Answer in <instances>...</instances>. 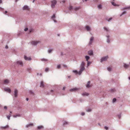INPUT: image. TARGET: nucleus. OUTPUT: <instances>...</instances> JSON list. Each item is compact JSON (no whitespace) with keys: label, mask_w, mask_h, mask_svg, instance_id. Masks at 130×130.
I'll use <instances>...</instances> for the list:
<instances>
[{"label":"nucleus","mask_w":130,"mask_h":130,"mask_svg":"<svg viewBox=\"0 0 130 130\" xmlns=\"http://www.w3.org/2000/svg\"><path fill=\"white\" fill-rule=\"evenodd\" d=\"M42 74H41V73H40V74H39V73H37V75H39L40 76H42Z\"/></svg>","instance_id":"nucleus-56"},{"label":"nucleus","mask_w":130,"mask_h":130,"mask_svg":"<svg viewBox=\"0 0 130 130\" xmlns=\"http://www.w3.org/2000/svg\"><path fill=\"white\" fill-rule=\"evenodd\" d=\"M2 2V0H0V3H1Z\"/></svg>","instance_id":"nucleus-63"},{"label":"nucleus","mask_w":130,"mask_h":130,"mask_svg":"<svg viewBox=\"0 0 130 130\" xmlns=\"http://www.w3.org/2000/svg\"><path fill=\"white\" fill-rule=\"evenodd\" d=\"M85 58L87 61H89L88 60L90 59V57L89 56H85Z\"/></svg>","instance_id":"nucleus-27"},{"label":"nucleus","mask_w":130,"mask_h":130,"mask_svg":"<svg viewBox=\"0 0 130 130\" xmlns=\"http://www.w3.org/2000/svg\"><path fill=\"white\" fill-rule=\"evenodd\" d=\"M68 123V122L66 121H64L63 123V124L64 125H67Z\"/></svg>","instance_id":"nucleus-38"},{"label":"nucleus","mask_w":130,"mask_h":130,"mask_svg":"<svg viewBox=\"0 0 130 130\" xmlns=\"http://www.w3.org/2000/svg\"><path fill=\"white\" fill-rule=\"evenodd\" d=\"M107 70L108 71H110L111 70V68L109 67L107 68Z\"/></svg>","instance_id":"nucleus-48"},{"label":"nucleus","mask_w":130,"mask_h":130,"mask_svg":"<svg viewBox=\"0 0 130 130\" xmlns=\"http://www.w3.org/2000/svg\"><path fill=\"white\" fill-rule=\"evenodd\" d=\"M26 70L29 73H30L32 71V68L30 67H29L27 68Z\"/></svg>","instance_id":"nucleus-21"},{"label":"nucleus","mask_w":130,"mask_h":130,"mask_svg":"<svg viewBox=\"0 0 130 130\" xmlns=\"http://www.w3.org/2000/svg\"><path fill=\"white\" fill-rule=\"evenodd\" d=\"M52 4L51 5V7L53 8H54L55 5L56 4L57 1L56 0H53L51 1Z\"/></svg>","instance_id":"nucleus-3"},{"label":"nucleus","mask_w":130,"mask_h":130,"mask_svg":"<svg viewBox=\"0 0 130 130\" xmlns=\"http://www.w3.org/2000/svg\"><path fill=\"white\" fill-rule=\"evenodd\" d=\"M89 95V94L87 92H85L82 94V95L83 96H88Z\"/></svg>","instance_id":"nucleus-22"},{"label":"nucleus","mask_w":130,"mask_h":130,"mask_svg":"<svg viewBox=\"0 0 130 130\" xmlns=\"http://www.w3.org/2000/svg\"><path fill=\"white\" fill-rule=\"evenodd\" d=\"M104 128H105V129L106 130H107L108 129V127L106 126H105L104 127Z\"/></svg>","instance_id":"nucleus-52"},{"label":"nucleus","mask_w":130,"mask_h":130,"mask_svg":"<svg viewBox=\"0 0 130 130\" xmlns=\"http://www.w3.org/2000/svg\"><path fill=\"white\" fill-rule=\"evenodd\" d=\"M18 90L17 89H15L14 91V95L15 97H17L18 96Z\"/></svg>","instance_id":"nucleus-13"},{"label":"nucleus","mask_w":130,"mask_h":130,"mask_svg":"<svg viewBox=\"0 0 130 130\" xmlns=\"http://www.w3.org/2000/svg\"><path fill=\"white\" fill-rule=\"evenodd\" d=\"M7 12V11H5V12H4L3 13L5 14H6V13Z\"/></svg>","instance_id":"nucleus-55"},{"label":"nucleus","mask_w":130,"mask_h":130,"mask_svg":"<svg viewBox=\"0 0 130 130\" xmlns=\"http://www.w3.org/2000/svg\"><path fill=\"white\" fill-rule=\"evenodd\" d=\"M44 83L43 81H41L40 82V87H44Z\"/></svg>","instance_id":"nucleus-24"},{"label":"nucleus","mask_w":130,"mask_h":130,"mask_svg":"<svg viewBox=\"0 0 130 130\" xmlns=\"http://www.w3.org/2000/svg\"><path fill=\"white\" fill-rule=\"evenodd\" d=\"M79 88H74L70 89V91L71 92H75L76 91L79 90Z\"/></svg>","instance_id":"nucleus-11"},{"label":"nucleus","mask_w":130,"mask_h":130,"mask_svg":"<svg viewBox=\"0 0 130 130\" xmlns=\"http://www.w3.org/2000/svg\"><path fill=\"white\" fill-rule=\"evenodd\" d=\"M9 127V126L8 125H7L5 126H1L0 127V128L2 129H5L8 128Z\"/></svg>","instance_id":"nucleus-19"},{"label":"nucleus","mask_w":130,"mask_h":130,"mask_svg":"<svg viewBox=\"0 0 130 130\" xmlns=\"http://www.w3.org/2000/svg\"><path fill=\"white\" fill-rule=\"evenodd\" d=\"M126 9H127L129 10L130 9V6H127L125 7H123L122 8V10H124Z\"/></svg>","instance_id":"nucleus-23"},{"label":"nucleus","mask_w":130,"mask_h":130,"mask_svg":"<svg viewBox=\"0 0 130 130\" xmlns=\"http://www.w3.org/2000/svg\"><path fill=\"white\" fill-rule=\"evenodd\" d=\"M128 79H129V80H130V77H128Z\"/></svg>","instance_id":"nucleus-64"},{"label":"nucleus","mask_w":130,"mask_h":130,"mask_svg":"<svg viewBox=\"0 0 130 130\" xmlns=\"http://www.w3.org/2000/svg\"><path fill=\"white\" fill-rule=\"evenodd\" d=\"M22 9L23 10H29V7L27 5H25L24 6L22 7Z\"/></svg>","instance_id":"nucleus-8"},{"label":"nucleus","mask_w":130,"mask_h":130,"mask_svg":"<svg viewBox=\"0 0 130 130\" xmlns=\"http://www.w3.org/2000/svg\"><path fill=\"white\" fill-rule=\"evenodd\" d=\"M61 56H62L63 55V53L62 52H61Z\"/></svg>","instance_id":"nucleus-61"},{"label":"nucleus","mask_w":130,"mask_h":130,"mask_svg":"<svg viewBox=\"0 0 130 130\" xmlns=\"http://www.w3.org/2000/svg\"><path fill=\"white\" fill-rule=\"evenodd\" d=\"M55 15L54 14L51 17V19L52 20H53L54 22L57 23V21L55 19Z\"/></svg>","instance_id":"nucleus-15"},{"label":"nucleus","mask_w":130,"mask_h":130,"mask_svg":"<svg viewBox=\"0 0 130 130\" xmlns=\"http://www.w3.org/2000/svg\"><path fill=\"white\" fill-rule=\"evenodd\" d=\"M111 3L114 6H118V5L116 4L115 3H114V2H113L112 1L111 2Z\"/></svg>","instance_id":"nucleus-34"},{"label":"nucleus","mask_w":130,"mask_h":130,"mask_svg":"<svg viewBox=\"0 0 130 130\" xmlns=\"http://www.w3.org/2000/svg\"><path fill=\"white\" fill-rule=\"evenodd\" d=\"M28 28H26L24 29V30L25 31H27L28 30Z\"/></svg>","instance_id":"nucleus-53"},{"label":"nucleus","mask_w":130,"mask_h":130,"mask_svg":"<svg viewBox=\"0 0 130 130\" xmlns=\"http://www.w3.org/2000/svg\"><path fill=\"white\" fill-rule=\"evenodd\" d=\"M81 115L82 116H84L85 115V113L83 112H82L81 113Z\"/></svg>","instance_id":"nucleus-50"},{"label":"nucleus","mask_w":130,"mask_h":130,"mask_svg":"<svg viewBox=\"0 0 130 130\" xmlns=\"http://www.w3.org/2000/svg\"><path fill=\"white\" fill-rule=\"evenodd\" d=\"M85 62L84 61H82L81 62L80 67L79 71L78 72L76 70H73V72L75 73L76 74H78L79 75L81 74L85 70Z\"/></svg>","instance_id":"nucleus-1"},{"label":"nucleus","mask_w":130,"mask_h":130,"mask_svg":"<svg viewBox=\"0 0 130 130\" xmlns=\"http://www.w3.org/2000/svg\"><path fill=\"white\" fill-rule=\"evenodd\" d=\"M110 91L112 92H113L115 91V89H110Z\"/></svg>","instance_id":"nucleus-45"},{"label":"nucleus","mask_w":130,"mask_h":130,"mask_svg":"<svg viewBox=\"0 0 130 130\" xmlns=\"http://www.w3.org/2000/svg\"><path fill=\"white\" fill-rule=\"evenodd\" d=\"M49 69L48 68H46L45 69V71L46 72H47L48 71Z\"/></svg>","instance_id":"nucleus-47"},{"label":"nucleus","mask_w":130,"mask_h":130,"mask_svg":"<svg viewBox=\"0 0 130 130\" xmlns=\"http://www.w3.org/2000/svg\"><path fill=\"white\" fill-rule=\"evenodd\" d=\"M4 108L5 110H7V107L6 106H5L4 107Z\"/></svg>","instance_id":"nucleus-51"},{"label":"nucleus","mask_w":130,"mask_h":130,"mask_svg":"<svg viewBox=\"0 0 130 130\" xmlns=\"http://www.w3.org/2000/svg\"><path fill=\"white\" fill-rule=\"evenodd\" d=\"M79 7H75L74 8H73V9L75 10H78L79 9Z\"/></svg>","instance_id":"nucleus-30"},{"label":"nucleus","mask_w":130,"mask_h":130,"mask_svg":"<svg viewBox=\"0 0 130 130\" xmlns=\"http://www.w3.org/2000/svg\"><path fill=\"white\" fill-rule=\"evenodd\" d=\"M10 81L8 79H5L4 80L3 83L4 84L7 85L9 83Z\"/></svg>","instance_id":"nucleus-12"},{"label":"nucleus","mask_w":130,"mask_h":130,"mask_svg":"<svg viewBox=\"0 0 130 130\" xmlns=\"http://www.w3.org/2000/svg\"><path fill=\"white\" fill-rule=\"evenodd\" d=\"M126 13V11H124L120 15V17H121L122 15L125 14Z\"/></svg>","instance_id":"nucleus-35"},{"label":"nucleus","mask_w":130,"mask_h":130,"mask_svg":"<svg viewBox=\"0 0 130 130\" xmlns=\"http://www.w3.org/2000/svg\"><path fill=\"white\" fill-rule=\"evenodd\" d=\"M21 117V115L19 114L15 115L13 116V117L14 118H16L17 117Z\"/></svg>","instance_id":"nucleus-25"},{"label":"nucleus","mask_w":130,"mask_h":130,"mask_svg":"<svg viewBox=\"0 0 130 130\" xmlns=\"http://www.w3.org/2000/svg\"><path fill=\"white\" fill-rule=\"evenodd\" d=\"M41 42L39 40H35L31 42V44L34 46H36L37 44L40 43Z\"/></svg>","instance_id":"nucleus-2"},{"label":"nucleus","mask_w":130,"mask_h":130,"mask_svg":"<svg viewBox=\"0 0 130 130\" xmlns=\"http://www.w3.org/2000/svg\"><path fill=\"white\" fill-rule=\"evenodd\" d=\"M65 88H66L65 87H63V88L62 89L63 90H65Z\"/></svg>","instance_id":"nucleus-60"},{"label":"nucleus","mask_w":130,"mask_h":130,"mask_svg":"<svg viewBox=\"0 0 130 130\" xmlns=\"http://www.w3.org/2000/svg\"><path fill=\"white\" fill-rule=\"evenodd\" d=\"M26 100L27 101H28V98H26Z\"/></svg>","instance_id":"nucleus-62"},{"label":"nucleus","mask_w":130,"mask_h":130,"mask_svg":"<svg viewBox=\"0 0 130 130\" xmlns=\"http://www.w3.org/2000/svg\"><path fill=\"white\" fill-rule=\"evenodd\" d=\"M41 61H48V60L44 58H42L41 59Z\"/></svg>","instance_id":"nucleus-28"},{"label":"nucleus","mask_w":130,"mask_h":130,"mask_svg":"<svg viewBox=\"0 0 130 130\" xmlns=\"http://www.w3.org/2000/svg\"><path fill=\"white\" fill-rule=\"evenodd\" d=\"M11 116V114H9V115L7 116V117L8 120H9L10 119V117Z\"/></svg>","instance_id":"nucleus-29"},{"label":"nucleus","mask_w":130,"mask_h":130,"mask_svg":"<svg viewBox=\"0 0 130 130\" xmlns=\"http://www.w3.org/2000/svg\"><path fill=\"white\" fill-rule=\"evenodd\" d=\"M118 118L119 119H120V118H121V113H120L119 114H118Z\"/></svg>","instance_id":"nucleus-40"},{"label":"nucleus","mask_w":130,"mask_h":130,"mask_svg":"<svg viewBox=\"0 0 130 130\" xmlns=\"http://www.w3.org/2000/svg\"><path fill=\"white\" fill-rule=\"evenodd\" d=\"M98 7L99 9H101L102 8V5L101 4H100L98 6Z\"/></svg>","instance_id":"nucleus-37"},{"label":"nucleus","mask_w":130,"mask_h":130,"mask_svg":"<svg viewBox=\"0 0 130 130\" xmlns=\"http://www.w3.org/2000/svg\"><path fill=\"white\" fill-rule=\"evenodd\" d=\"M43 128V126H39L37 127V128L38 129H40Z\"/></svg>","instance_id":"nucleus-32"},{"label":"nucleus","mask_w":130,"mask_h":130,"mask_svg":"<svg viewBox=\"0 0 130 130\" xmlns=\"http://www.w3.org/2000/svg\"><path fill=\"white\" fill-rule=\"evenodd\" d=\"M112 19V18H107L106 20L108 22L110 21Z\"/></svg>","instance_id":"nucleus-43"},{"label":"nucleus","mask_w":130,"mask_h":130,"mask_svg":"<svg viewBox=\"0 0 130 130\" xmlns=\"http://www.w3.org/2000/svg\"><path fill=\"white\" fill-rule=\"evenodd\" d=\"M103 29L107 33L109 32L110 31V29L108 27H103Z\"/></svg>","instance_id":"nucleus-7"},{"label":"nucleus","mask_w":130,"mask_h":130,"mask_svg":"<svg viewBox=\"0 0 130 130\" xmlns=\"http://www.w3.org/2000/svg\"><path fill=\"white\" fill-rule=\"evenodd\" d=\"M24 59L26 60L30 61L31 60V58L30 57H27L25 55L24 56Z\"/></svg>","instance_id":"nucleus-17"},{"label":"nucleus","mask_w":130,"mask_h":130,"mask_svg":"<svg viewBox=\"0 0 130 130\" xmlns=\"http://www.w3.org/2000/svg\"><path fill=\"white\" fill-rule=\"evenodd\" d=\"M85 28L87 31H88L90 32L91 30V29L90 27L89 26H86L85 27Z\"/></svg>","instance_id":"nucleus-9"},{"label":"nucleus","mask_w":130,"mask_h":130,"mask_svg":"<svg viewBox=\"0 0 130 130\" xmlns=\"http://www.w3.org/2000/svg\"><path fill=\"white\" fill-rule=\"evenodd\" d=\"M65 2H66V1L65 0H63V1H61L60 2V3H64Z\"/></svg>","instance_id":"nucleus-49"},{"label":"nucleus","mask_w":130,"mask_h":130,"mask_svg":"<svg viewBox=\"0 0 130 130\" xmlns=\"http://www.w3.org/2000/svg\"><path fill=\"white\" fill-rule=\"evenodd\" d=\"M33 125V124L32 123L30 124L26 125L25 126L26 128H27L29 127H30L31 126H32Z\"/></svg>","instance_id":"nucleus-26"},{"label":"nucleus","mask_w":130,"mask_h":130,"mask_svg":"<svg viewBox=\"0 0 130 130\" xmlns=\"http://www.w3.org/2000/svg\"><path fill=\"white\" fill-rule=\"evenodd\" d=\"M116 99L115 98H114V99H113L112 100V103H114L115 102H116Z\"/></svg>","instance_id":"nucleus-42"},{"label":"nucleus","mask_w":130,"mask_h":130,"mask_svg":"<svg viewBox=\"0 0 130 130\" xmlns=\"http://www.w3.org/2000/svg\"><path fill=\"white\" fill-rule=\"evenodd\" d=\"M87 66H89L90 65L91 63V62L89 61H87Z\"/></svg>","instance_id":"nucleus-33"},{"label":"nucleus","mask_w":130,"mask_h":130,"mask_svg":"<svg viewBox=\"0 0 130 130\" xmlns=\"http://www.w3.org/2000/svg\"><path fill=\"white\" fill-rule=\"evenodd\" d=\"M5 48H6V49H7L8 48V46L7 45H6V46H5Z\"/></svg>","instance_id":"nucleus-59"},{"label":"nucleus","mask_w":130,"mask_h":130,"mask_svg":"<svg viewBox=\"0 0 130 130\" xmlns=\"http://www.w3.org/2000/svg\"><path fill=\"white\" fill-rule=\"evenodd\" d=\"M88 54L90 56H93V52L92 50L89 51L88 52Z\"/></svg>","instance_id":"nucleus-16"},{"label":"nucleus","mask_w":130,"mask_h":130,"mask_svg":"<svg viewBox=\"0 0 130 130\" xmlns=\"http://www.w3.org/2000/svg\"><path fill=\"white\" fill-rule=\"evenodd\" d=\"M29 93H30L32 94H34V92L31 90H30L29 91Z\"/></svg>","instance_id":"nucleus-46"},{"label":"nucleus","mask_w":130,"mask_h":130,"mask_svg":"<svg viewBox=\"0 0 130 130\" xmlns=\"http://www.w3.org/2000/svg\"><path fill=\"white\" fill-rule=\"evenodd\" d=\"M29 31L30 32H31L32 31V29H31L29 30Z\"/></svg>","instance_id":"nucleus-57"},{"label":"nucleus","mask_w":130,"mask_h":130,"mask_svg":"<svg viewBox=\"0 0 130 130\" xmlns=\"http://www.w3.org/2000/svg\"><path fill=\"white\" fill-rule=\"evenodd\" d=\"M53 51L52 49H51L50 50H48V53H50L52 51Z\"/></svg>","instance_id":"nucleus-41"},{"label":"nucleus","mask_w":130,"mask_h":130,"mask_svg":"<svg viewBox=\"0 0 130 130\" xmlns=\"http://www.w3.org/2000/svg\"><path fill=\"white\" fill-rule=\"evenodd\" d=\"M63 67H65V68H67V66L66 65H64L63 66Z\"/></svg>","instance_id":"nucleus-58"},{"label":"nucleus","mask_w":130,"mask_h":130,"mask_svg":"<svg viewBox=\"0 0 130 130\" xmlns=\"http://www.w3.org/2000/svg\"><path fill=\"white\" fill-rule=\"evenodd\" d=\"M4 90L5 91L9 93L11 92V90L9 88L6 87L4 88Z\"/></svg>","instance_id":"nucleus-6"},{"label":"nucleus","mask_w":130,"mask_h":130,"mask_svg":"<svg viewBox=\"0 0 130 130\" xmlns=\"http://www.w3.org/2000/svg\"><path fill=\"white\" fill-rule=\"evenodd\" d=\"M90 81H88L87 82V83L86 85V86L87 88H89L91 86L90 85Z\"/></svg>","instance_id":"nucleus-18"},{"label":"nucleus","mask_w":130,"mask_h":130,"mask_svg":"<svg viewBox=\"0 0 130 130\" xmlns=\"http://www.w3.org/2000/svg\"><path fill=\"white\" fill-rule=\"evenodd\" d=\"M86 111L88 112H90L92 111V109L90 108H88L86 109Z\"/></svg>","instance_id":"nucleus-31"},{"label":"nucleus","mask_w":130,"mask_h":130,"mask_svg":"<svg viewBox=\"0 0 130 130\" xmlns=\"http://www.w3.org/2000/svg\"><path fill=\"white\" fill-rule=\"evenodd\" d=\"M124 68L125 69H127L129 68V65L127 64L126 63H124L123 65Z\"/></svg>","instance_id":"nucleus-20"},{"label":"nucleus","mask_w":130,"mask_h":130,"mask_svg":"<svg viewBox=\"0 0 130 130\" xmlns=\"http://www.w3.org/2000/svg\"><path fill=\"white\" fill-rule=\"evenodd\" d=\"M126 13V11H124L120 15V17H121L122 15L125 14Z\"/></svg>","instance_id":"nucleus-36"},{"label":"nucleus","mask_w":130,"mask_h":130,"mask_svg":"<svg viewBox=\"0 0 130 130\" xmlns=\"http://www.w3.org/2000/svg\"><path fill=\"white\" fill-rule=\"evenodd\" d=\"M16 64L18 65H20L21 66H23V63L20 60L17 61L15 63Z\"/></svg>","instance_id":"nucleus-5"},{"label":"nucleus","mask_w":130,"mask_h":130,"mask_svg":"<svg viewBox=\"0 0 130 130\" xmlns=\"http://www.w3.org/2000/svg\"><path fill=\"white\" fill-rule=\"evenodd\" d=\"M107 38L106 42L107 43H109L110 42V35H107L106 36Z\"/></svg>","instance_id":"nucleus-10"},{"label":"nucleus","mask_w":130,"mask_h":130,"mask_svg":"<svg viewBox=\"0 0 130 130\" xmlns=\"http://www.w3.org/2000/svg\"><path fill=\"white\" fill-rule=\"evenodd\" d=\"M94 39V37H92L90 39V40L89 43V45H91L93 42V41Z\"/></svg>","instance_id":"nucleus-14"},{"label":"nucleus","mask_w":130,"mask_h":130,"mask_svg":"<svg viewBox=\"0 0 130 130\" xmlns=\"http://www.w3.org/2000/svg\"><path fill=\"white\" fill-rule=\"evenodd\" d=\"M57 68L58 69H60L61 68V66L60 64L58 65L57 66Z\"/></svg>","instance_id":"nucleus-44"},{"label":"nucleus","mask_w":130,"mask_h":130,"mask_svg":"<svg viewBox=\"0 0 130 130\" xmlns=\"http://www.w3.org/2000/svg\"><path fill=\"white\" fill-rule=\"evenodd\" d=\"M108 58V56L102 57L101 59L100 62H102L103 61H107Z\"/></svg>","instance_id":"nucleus-4"},{"label":"nucleus","mask_w":130,"mask_h":130,"mask_svg":"<svg viewBox=\"0 0 130 130\" xmlns=\"http://www.w3.org/2000/svg\"><path fill=\"white\" fill-rule=\"evenodd\" d=\"M68 8L70 10H71L72 9H73V8L71 6H70Z\"/></svg>","instance_id":"nucleus-39"},{"label":"nucleus","mask_w":130,"mask_h":130,"mask_svg":"<svg viewBox=\"0 0 130 130\" xmlns=\"http://www.w3.org/2000/svg\"><path fill=\"white\" fill-rule=\"evenodd\" d=\"M4 10V9L0 7V10L1 11H3Z\"/></svg>","instance_id":"nucleus-54"}]
</instances>
